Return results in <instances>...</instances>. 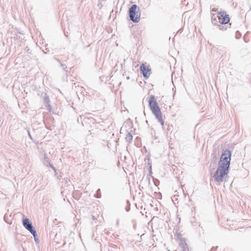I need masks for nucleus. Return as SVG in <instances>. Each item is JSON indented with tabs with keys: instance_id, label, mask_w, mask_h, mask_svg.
Listing matches in <instances>:
<instances>
[{
	"instance_id": "nucleus-6",
	"label": "nucleus",
	"mask_w": 251,
	"mask_h": 251,
	"mask_svg": "<svg viewBox=\"0 0 251 251\" xmlns=\"http://www.w3.org/2000/svg\"><path fill=\"white\" fill-rule=\"evenodd\" d=\"M140 70L142 71L143 75L146 77H149L150 75L151 69L148 66L145 65V64H142L140 66Z\"/></svg>"
},
{
	"instance_id": "nucleus-3",
	"label": "nucleus",
	"mask_w": 251,
	"mask_h": 251,
	"mask_svg": "<svg viewBox=\"0 0 251 251\" xmlns=\"http://www.w3.org/2000/svg\"><path fill=\"white\" fill-rule=\"evenodd\" d=\"M149 102L150 108L153 114L161 111L153 96L151 95L149 97Z\"/></svg>"
},
{
	"instance_id": "nucleus-5",
	"label": "nucleus",
	"mask_w": 251,
	"mask_h": 251,
	"mask_svg": "<svg viewBox=\"0 0 251 251\" xmlns=\"http://www.w3.org/2000/svg\"><path fill=\"white\" fill-rule=\"evenodd\" d=\"M217 17L218 18L219 22L221 24H226L229 21V18L228 17V15L224 12H220Z\"/></svg>"
},
{
	"instance_id": "nucleus-8",
	"label": "nucleus",
	"mask_w": 251,
	"mask_h": 251,
	"mask_svg": "<svg viewBox=\"0 0 251 251\" xmlns=\"http://www.w3.org/2000/svg\"><path fill=\"white\" fill-rule=\"evenodd\" d=\"M43 162H44V163L45 165H46L47 166L50 165L51 168H52L53 169H54V168L53 167V166L51 164H50V163H49V159L46 156H45Z\"/></svg>"
},
{
	"instance_id": "nucleus-10",
	"label": "nucleus",
	"mask_w": 251,
	"mask_h": 251,
	"mask_svg": "<svg viewBox=\"0 0 251 251\" xmlns=\"http://www.w3.org/2000/svg\"><path fill=\"white\" fill-rule=\"evenodd\" d=\"M35 241L37 243L39 242L38 239L36 238V235L34 236Z\"/></svg>"
},
{
	"instance_id": "nucleus-4",
	"label": "nucleus",
	"mask_w": 251,
	"mask_h": 251,
	"mask_svg": "<svg viewBox=\"0 0 251 251\" xmlns=\"http://www.w3.org/2000/svg\"><path fill=\"white\" fill-rule=\"evenodd\" d=\"M23 224L24 226L28 230L33 236L36 235V232L33 229V226L31 223H30L29 220L27 218L23 220Z\"/></svg>"
},
{
	"instance_id": "nucleus-2",
	"label": "nucleus",
	"mask_w": 251,
	"mask_h": 251,
	"mask_svg": "<svg viewBox=\"0 0 251 251\" xmlns=\"http://www.w3.org/2000/svg\"><path fill=\"white\" fill-rule=\"evenodd\" d=\"M139 8L134 4L131 6L129 10V14L130 20L134 23H138L140 21Z\"/></svg>"
},
{
	"instance_id": "nucleus-7",
	"label": "nucleus",
	"mask_w": 251,
	"mask_h": 251,
	"mask_svg": "<svg viewBox=\"0 0 251 251\" xmlns=\"http://www.w3.org/2000/svg\"><path fill=\"white\" fill-rule=\"evenodd\" d=\"M156 118L157 119L158 121L160 123L162 127L163 128L164 127V122L162 119V113H161V111H159V112H158L157 113H155L154 114H153Z\"/></svg>"
},
{
	"instance_id": "nucleus-1",
	"label": "nucleus",
	"mask_w": 251,
	"mask_h": 251,
	"mask_svg": "<svg viewBox=\"0 0 251 251\" xmlns=\"http://www.w3.org/2000/svg\"><path fill=\"white\" fill-rule=\"evenodd\" d=\"M231 155L230 151L228 150H225L222 153L217 169L214 175V178L216 182L221 183L226 179L228 172Z\"/></svg>"
},
{
	"instance_id": "nucleus-9",
	"label": "nucleus",
	"mask_w": 251,
	"mask_h": 251,
	"mask_svg": "<svg viewBox=\"0 0 251 251\" xmlns=\"http://www.w3.org/2000/svg\"><path fill=\"white\" fill-rule=\"evenodd\" d=\"M125 139L127 142H129L132 139V136L131 135V134L130 133H128L127 134V135H126Z\"/></svg>"
}]
</instances>
